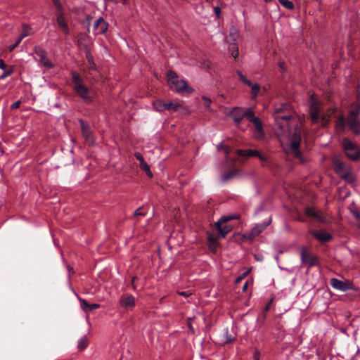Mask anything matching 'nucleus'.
I'll return each mask as SVG.
<instances>
[{"instance_id":"1","label":"nucleus","mask_w":360,"mask_h":360,"mask_svg":"<svg viewBox=\"0 0 360 360\" xmlns=\"http://www.w3.org/2000/svg\"><path fill=\"white\" fill-rule=\"evenodd\" d=\"M167 82L172 89L179 93H191L193 89L189 87L184 79H179L178 75L173 70H169L167 73Z\"/></svg>"},{"instance_id":"2","label":"nucleus","mask_w":360,"mask_h":360,"mask_svg":"<svg viewBox=\"0 0 360 360\" xmlns=\"http://www.w3.org/2000/svg\"><path fill=\"white\" fill-rule=\"evenodd\" d=\"M342 146L345 155L353 161H358L360 159V150L359 146L353 143L348 138H344L342 141Z\"/></svg>"},{"instance_id":"3","label":"nucleus","mask_w":360,"mask_h":360,"mask_svg":"<svg viewBox=\"0 0 360 360\" xmlns=\"http://www.w3.org/2000/svg\"><path fill=\"white\" fill-rule=\"evenodd\" d=\"M252 109L249 108H243L235 107L231 112V117L233 118L236 127H239L241 121L244 117L248 119V115L251 112Z\"/></svg>"},{"instance_id":"4","label":"nucleus","mask_w":360,"mask_h":360,"mask_svg":"<svg viewBox=\"0 0 360 360\" xmlns=\"http://www.w3.org/2000/svg\"><path fill=\"white\" fill-rule=\"evenodd\" d=\"M300 257L302 263L308 265L309 269L319 265L318 257L310 254L305 247L301 249Z\"/></svg>"},{"instance_id":"5","label":"nucleus","mask_w":360,"mask_h":360,"mask_svg":"<svg viewBox=\"0 0 360 360\" xmlns=\"http://www.w3.org/2000/svg\"><path fill=\"white\" fill-rule=\"evenodd\" d=\"M248 121L252 122L254 124L255 129L257 130V133L255 134V138L257 140H261L264 137V131L263 129V124L262 121L258 117L255 115V112L252 110L251 112L248 115Z\"/></svg>"},{"instance_id":"6","label":"nucleus","mask_w":360,"mask_h":360,"mask_svg":"<svg viewBox=\"0 0 360 360\" xmlns=\"http://www.w3.org/2000/svg\"><path fill=\"white\" fill-rule=\"evenodd\" d=\"M330 284L333 288L342 292H346L349 290L354 289V286L352 283L349 281H343L336 278H332L330 281Z\"/></svg>"},{"instance_id":"7","label":"nucleus","mask_w":360,"mask_h":360,"mask_svg":"<svg viewBox=\"0 0 360 360\" xmlns=\"http://www.w3.org/2000/svg\"><path fill=\"white\" fill-rule=\"evenodd\" d=\"M236 153L239 156L243 157H257L262 162H266L267 161V158L262 155L259 151L257 150H252V149H246V150H242V149H238L236 150Z\"/></svg>"},{"instance_id":"8","label":"nucleus","mask_w":360,"mask_h":360,"mask_svg":"<svg viewBox=\"0 0 360 360\" xmlns=\"http://www.w3.org/2000/svg\"><path fill=\"white\" fill-rule=\"evenodd\" d=\"M271 222V218H269L267 221L256 224L248 234L247 238L249 240H253L260 233H262Z\"/></svg>"},{"instance_id":"9","label":"nucleus","mask_w":360,"mask_h":360,"mask_svg":"<svg viewBox=\"0 0 360 360\" xmlns=\"http://www.w3.org/2000/svg\"><path fill=\"white\" fill-rule=\"evenodd\" d=\"M74 91L86 103L90 104L93 102V99L89 95V89L84 84L78 85L77 88H75Z\"/></svg>"},{"instance_id":"10","label":"nucleus","mask_w":360,"mask_h":360,"mask_svg":"<svg viewBox=\"0 0 360 360\" xmlns=\"http://www.w3.org/2000/svg\"><path fill=\"white\" fill-rule=\"evenodd\" d=\"M34 53L39 58L40 62L46 68H52L53 64L46 59V51L41 46H35L34 49Z\"/></svg>"},{"instance_id":"11","label":"nucleus","mask_w":360,"mask_h":360,"mask_svg":"<svg viewBox=\"0 0 360 360\" xmlns=\"http://www.w3.org/2000/svg\"><path fill=\"white\" fill-rule=\"evenodd\" d=\"M291 118L292 115L290 113L274 115L275 127L281 130H283L287 125L288 121Z\"/></svg>"},{"instance_id":"12","label":"nucleus","mask_w":360,"mask_h":360,"mask_svg":"<svg viewBox=\"0 0 360 360\" xmlns=\"http://www.w3.org/2000/svg\"><path fill=\"white\" fill-rule=\"evenodd\" d=\"M135 304V297L131 295H123L120 299V307L127 309H132Z\"/></svg>"},{"instance_id":"13","label":"nucleus","mask_w":360,"mask_h":360,"mask_svg":"<svg viewBox=\"0 0 360 360\" xmlns=\"http://www.w3.org/2000/svg\"><path fill=\"white\" fill-rule=\"evenodd\" d=\"M134 157L137 160L139 161V167L141 168V169L144 171L150 178H152L153 176V174L150 170V166L145 161L142 154L139 152H136L134 153Z\"/></svg>"},{"instance_id":"14","label":"nucleus","mask_w":360,"mask_h":360,"mask_svg":"<svg viewBox=\"0 0 360 360\" xmlns=\"http://www.w3.org/2000/svg\"><path fill=\"white\" fill-rule=\"evenodd\" d=\"M304 213L307 216L312 217L321 223L326 222V217L320 211L315 210L312 207H307L304 210Z\"/></svg>"},{"instance_id":"15","label":"nucleus","mask_w":360,"mask_h":360,"mask_svg":"<svg viewBox=\"0 0 360 360\" xmlns=\"http://www.w3.org/2000/svg\"><path fill=\"white\" fill-rule=\"evenodd\" d=\"M348 127L354 135L360 134V117H347Z\"/></svg>"},{"instance_id":"16","label":"nucleus","mask_w":360,"mask_h":360,"mask_svg":"<svg viewBox=\"0 0 360 360\" xmlns=\"http://www.w3.org/2000/svg\"><path fill=\"white\" fill-rule=\"evenodd\" d=\"M309 114L310 117L314 123L318 122L319 118V106L317 102L313 100V97L311 96V103L309 106Z\"/></svg>"},{"instance_id":"17","label":"nucleus","mask_w":360,"mask_h":360,"mask_svg":"<svg viewBox=\"0 0 360 360\" xmlns=\"http://www.w3.org/2000/svg\"><path fill=\"white\" fill-rule=\"evenodd\" d=\"M94 30L97 31L96 34H104L108 30V24L102 17L98 18L94 21Z\"/></svg>"},{"instance_id":"18","label":"nucleus","mask_w":360,"mask_h":360,"mask_svg":"<svg viewBox=\"0 0 360 360\" xmlns=\"http://www.w3.org/2000/svg\"><path fill=\"white\" fill-rule=\"evenodd\" d=\"M56 21L58 27L62 30L65 34L70 33L68 25L65 20L64 14L63 13H58L56 15Z\"/></svg>"},{"instance_id":"19","label":"nucleus","mask_w":360,"mask_h":360,"mask_svg":"<svg viewBox=\"0 0 360 360\" xmlns=\"http://www.w3.org/2000/svg\"><path fill=\"white\" fill-rule=\"evenodd\" d=\"M311 233L321 243L328 242L333 238L332 235L329 233L319 231H312Z\"/></svg>"},{"instance_id":"20","label":"nucleus","mask_w":360,"mask_h":360,"mask_svg":"<svg viewBox=\"0 0 360 360\" xmlns=\"http://www.w3.org/2000/svg\"><path fill=\"white\" fill-rule=\"evenodd\" d=\"M301 140L302 137L300 132L297 131V129H295V131L292 136L291 148H298L300 147Z\"/></svg>"},{"instance_id":"21","label":"nucleus","mask_w":360,"mask_h":360,"mask_svg":"<svg viewBox=\"0 0 360 360\" xmlns=\"http://www.w3.org/2000/svg\"><path fill=\"white\" fill-rule=\"evenodd\" d=\"M216 229L219 233V237L224 238L226 235L233 229V226L231 225L219 224V226H215Z\"/></svg>"},{"instance_id":"22","label":"nucleus","mask_w":360,"mask_h":360,"mask_svg":"<svg viewBox=\"0 0 360 360\" xmlns=\"http://www.w3.org/2000/svg\"><path fill=\"white\" fill-rule=\"evenodd\" d=\"M168 102L163 100H157L153 101V106L158 112H162L168 109Z\"/></svg>"},{"instance_id":"23","label":"nucleus","mask_w":360,"mask_h":360,"mask_svg":"<svg viewBox=\"0 0 360 360\" xmlns=\"http://www.w3.org/2000/svg\"><path fill=\"white\" fill-rule=\"evenodd\" d=\"M72 82L73 84L72 88H77L78 85H84L83 79L80 77L79 74L75 71L72 72Z\"/></svg>"},{"instance_id":"24","label":"nucleus","mask_w":360,"mask_h":360,"mask_svg":"<svg viewBox=\"0 0 360 360\" xmlns=\"http://www.w3.org/2000/svg\"><path fill=\"white\" fill-rule=\"evenodd\" d=\"M289 109L290 106L288 103H281L278 106L275 108L274 115L290 113L288 111Z\"/></svg>"},{"instance_id":"25","label":"nucleus","mask_w":360,"mask_h":360,"mask_svg":"<svg viewBox=\"0 0 360 360\" xmlns=\"http://www.w3.org/2000/svg\"><path fill=\"white\" fill-rule=\"evenodd\" d=\"M239 218L238 214H230L222 216L217 222H215V226H219V224H224L231 220L238 219Z\"/></svg>"},{"instance_id":"26","label":"nucleus","mask_w":360,"mask_h":360,"mask_svg":"<svg viewBox=\"0 0 360 360\" xmlns=\"http://www.w3.org/2000/svg\"><path fill=\"white\" fill-rule=\"evenodd\" d=\"M345 163L338 159L334 160V169L336 173L340 174L345 170Z\"/></svg>"},{"instance_id":"27","label":"nucleus","mask_w":360,"mask_h":360,"mask_svg":"<svg viewBox=\"0 0 360 360\" xmlns=\"http://www.w3.org/2000/svg\"><path fill=\"white\" fill-rule=\"evenodd\" d=\"M207 241H208V247H209L210 250L212 252H215L217 251V249L218 247V243H217V238L213 237L212 235H209V236L207 238Z\"/></svg>"},{"instance_id":"28","label":"nucleus","mask_w":360,"mask_h":360,"mask_svg":"<svg viewBox=\"0 0 360 360\" xmlns=\"http://www.w3.org/2000/svg\"><path fill=\"white\" fill-rule=\"evenodd\" d=\"M82 134V136L85 139L86 142L89 144V146H91L94 145V139L91 129L86 131H84Z\"/></svg>"},{"instance_id":"29","label":"nucleus","mask_w":360,"mask_h":360,"mask_svg":"<svg viewBox=\"0 0 360 360\" xmlns=\"http://www.w3.org/2000/svg\"><path fill=\"white\" fill-rule=\"evenodd\" d=\"M347 122L344 115L340 114L337 117L335 127L339 129L344 130Z\"/></svg>"},{"instance_id":"30","label":"nucleus","mask_w":360,"mask_h":360,"mask_svg":"<svg viewBox=\"0 0 360 360\" xmlns=\"http://www.w3.org/2000/svg\"><path fill=\"white\" fill-rule=\"evenodd\" d=\"M236 337L231 334H229L228 328L224 330V333L223 334V344H229L235 341Z\"/></svg>"},{"instance_id":"31","label":"nucleus","mask_w":360,"mask_h":360,"mask_svg":"<svg viewBox=\"0 0 360 360\" xmlns=\"http://www.w3.org/2000/svg\"><path fill=\"white\" fill-rule=\"evenodd\" d=\"M22 30L20 35V38L23 39L25 37H28L33 34L32 28L27 24H23L22 26Z\"/></svg>"},{"instance_id":"32","label":"nucleus","mask_w":360,"mask_h":360,"mask_svg":"<svg viewBox=\"0 0 360 360\" xmlns=\"http://www.w3.org/2000/svg\"><path fill=\"white\" fill-rule=\"evenodd\" d=\"M89 345V340L86 335H83L79 340L77 348L80 351L85 349Z\"/></svg>"},{"instance_id":"33","label":"nucleus","mask_w":360,"mask_h":360,"mask_svg":"<svg viewBox=\"0 0 360 360\" xmlns=\"http://www.w3.org/2000/svg\"><path fill=\"white\" fill-rule=\"evenodd\" d=\"M354 109L349 111V117H360V103L353 105Z\"/></svg>"},{"instance_id":"34","label":"nucleus","mask_w":360,"mask_h":360,"mask_svg":"<svg viewBox=\"0 0 360 360\" xmlns=\"http://www.w3.org/2000/svg\"><path fill=\"white\" fill-rule=\"evenodd\" d=\"M238 172V171H237V170H229V171L225 172L221 176V180L224 181H226L235 177L237 175Z\"/></svg>"},{"instance_id":"35","label":"nucleus","mask_w":360,"mask_h":360,"mask_svg":"<svg viewBox=\"0 0 360 360\" xmlns=\"http://www.w3.org/2000/svg\"><path fill=\"white\" fill-rule=\"evenodd\" d=\"M86 58L89 63V68L91 70H95L96 68V65L94 61V57L89 51L86 52Z\"/></svg>"},{"instance_id":"36","label":"nucleus","mask_w":360,"mask_h":360,"mask_svg":"<svg viewBox=\"0 0 360 360\" xmlns=\"http://www.w3.org/2000/svg\"><path fill=\"white\" fill-rule=\"evenodd\" d=\"M167 107L168 110H170L172 112H176L179 110L181 105L179 103L168 102Z\"/></svg>"},{"instance_id":"37","label":"nucleus","mask_w":360,"mask_h":360,"mask_svg":"<svg viewBox=\"0 0 360 360\" xmlns=\"http://www.w3.org/2000/svg\"><path fill=\"white\" fill-rule=\"evenodd\" d=\"M279 3L285 8L289 10L294 9V4L290 0H278Z\"/></svg>"},{"instance_id":"38","label":"nucleus","mask_w":360,"mask_h":360,"mask_svg":"<svg viewBox=\"0 0 360 360\" xmlns=\"http://www.w3.org/2000/svg\"><path fill=\"white\" fill-rule=\"evenodd\" d=\"M291 149H292V153L294 157L299 159L301 162L304 163L305 162V160L302 157V153L299 150V148H296V149L295 148H291Z\"/></svg>"},{"instance_id":"39","label":"nucleus","mask_w":360,"mask_h":360,"mask_svg":"<svg viewBox=\"0 0 360 360\" xmlns=\"http://www.w3.org/2000/svg\"><path fill=\"white\" fill-rule=\"evenodd\" d=\"M250 87H251V92L254 97L257 96L260 91V86L259 84L255 83L252 84V85H248Z\"/></svg>"},{"instance_id":"40","label":"nucleus","mask_w":360,"mask_h":360,"mask_svg":"<svg viewBox=\"0 0 360 360\" xmlns=\"http://www.w3.org/2000/svg\"><path fill=\"white\" fill-rule=\"evenodd\" d=\"M4 70V72L0 75V79H4L6 77L11 75L13 72V68L11 66L9 68H6Z\"/></svg>"},{"instance_id":"41","label":"nucleus","mask_w":360,"mask_h":360,"mask_svg":"<svg viewBox=\"0 0 360 360\" xmlns=\"http://www.w3.org/2000/svg\"><path fill=\"white\" fill-rule=\"evenodd\" d=\"M78 299H79V301L80 303V307H81L83 311H84L85 312H88L89 304L84 299H82L81 297H78Z\"/></svg>"},{"instance_id":"42","label":"nucleus","mask_w":360,"mask_h":360,"mask_svg":"<svg viewBox=\"0 0 360 360\" xmlns=\"http://www.w3.org/2000/svg\"><path fill=\"white\" fill-rule=\"evenodd\" d=\"M236 74L239 77L240 79L245 83L246 85H252L251 81L248 80L245 76L242 73L241 71L237 70Z\"/></svg>"},{"instance_id":"43","label":"nucleus","mask_w":360,"mask_h":360,"mask_svg":"<svg viewBox=\"0 0 360 360\" xmlns=\"http://www.w3.org/2000/svg\"><path fill=\"white\" fill-rule=\"evenodd\" d=\"M229 51L231 52V55L234 58H236L238 56V49L236 44L230 46Z\"/></svg>"},{"instance_id":"44","label":"nucleus","mask_w":360,"mask_h":360,"mask_svg":"<svg viewBox=\"0 0 360 360\" xmlns=\"http://www.w3.org/2000/svg\"><path fill=\"white\" fill-rule=\"evenodd\" d=\"M79 122L80 123L82 133L91 129L89 125L86 122H85L82 119H80Z\"/></svg>"},{"instance_id":"45","label":"nucleus","mask_w":360,"mask_h":360,"mask_svg":"<svg viewBox=\"0 0 360 360\" xmlns=\"http://www.w3.org/2000/svg\"><path fill=\"white\" fill-rule=\"evenodd\" d=\"M249 272H250V269L248 270L247 271L244 272L243 274H242L240 276H238L236 278V283H240L243 279H244L248 275Z\"/></svg>"},{"instance_id":"46","label":"nucleus","mask_w":360,"mask_h":360,"mask_svg":"<svg viewBox=\"0 0 360 360\" xmlns=\"http://www.w3.org/2000/svg\"><path fill=\"white\" fill-rule=\"evenodd\" d=\"M22 40V39L19 37L18 39V40L15 41V43H14L13 44L9 46L8 51H13L18 46V44L21 42Z\"/></svg>"},{"instance_id":"47","label":"nucleus","mask_w":360,"mask_h":360,"mask_svg":"<svg viewBox=\"0 0 360 360\" xmlns=\"http://www.w3.org/2000/svg\"><path fill=\"white\" fill-rule=\"evenodd\" d=\"M202 100L204 101V105L206 108H210V104H211V100L206 97V96H202Z\"/></svg>"},{"instance_id":"48","label":"nucleus","mask_w":360,"mask_h":360,"mask_svg":"<svg viewBox=\"0 0 360 360\" xmlns=\"http://www.w3.org/2000/svg\"><path fill=\"white\" fill-rule=\"evenodd\" d=\"M100 307L99 304L94 303V304H89V307L88 309V312L92 311L94 309H98Z\"/></svg>"},{"instance_id":"49","label":"nucleus","mask_w":360,"mask_h":360,"mask_svg":"<svg viewBox=\"0 0 360 360\" xmlns=\"http://www.w3.org/2000/svg\"><path fill=\"white\" fill-rule=\"evenodd\" d=\"M20 103H21V101H15V103H13L11 105V109H13H13H17V108H18L20 107Z\"/></svg>"},{"instance_id":"50","label":"nucleus","mask_w":360,"mask_h":360,"mask_svg":"<svg viewBox=\"0 0 360 360\" xmlns=\"http://www.w3.org/2000/svg\"><path fill=\"white\" fill-rule=\"evenodd\" d=\"M145 215H146V212H141V208L137 209L134 212V216H145Z\"/></svg>"},{"instance_id":"51","label":"nucleus","mask_w":360,"mask_h":360,"mask_svg":"<svg viewBox=\"0 0 360 360\" xmlns=\"http://www.w3.org/2000/svg\"><path fill=\"white\" fill-rule=\"evenodd\" d=\"M278 66L280 68V69L281 70V71H284L285 70V62L284 61H281L280 60L278 62Z\"/></svg>"},{"instance_id":"52","label":"nucleus","mask_w":360,"mask_h":360,"mask_svg":"<svg viewBox=\"0 0 360 360\" xmlns=\"http://www.w3.org/2000/svg\"><path fill=\"white\" fill-rule=\"evenodd\" d=\"M214 11L217 18H219L221 13V8L219 6L214 8Z\"/></svg>"},{"instance_id":"53","label":"nucleus","mask_w":360,"mask_h":360,"mask_svg":"<svg viewBox=\"0 0 360 360\" xmlns=\"http://www.w3.org/2000/svg\"><path fill=\"white\" fill-rule=\"evenodd\" d=\"M271 305V302H269L264 307L263 314H264V318L266 317V313L269 310Z\"/></svg>"},{"instance_id":"54","label":"nucleus","mask_w":360,"mask_h":360,"mask_svg":"<svg viewBox=\"0 0 360 360\" xmlns=\"http://www.w3.org/2000/svg\"><path fill=\"white\" fill-rule=\"evenodd\" d=\"M7 68V66L3 59H0V69L1 70H6Z\"/></svg>"},{"instance_id":"55","label":"nucleus","mask_w":360,"mask_h":360,"mask_svg":"<svg viewBox=\"0 0 360 360\" xmlns=\"http://www.w3.org/2000/svg\"><path fill=\"white\" fill-rule=\"evenodd\" d=\"M68 278L70 277V274L74 273V269L72 266L68 265Z\"/></svg>"},{"instance_id":"56","label":"nucleus","mask_w":360,"mask_h":360,"mask_svg":"<svg viewBox=\"0 0 360 360\" xmlns=\"http://www.w3.org/2000/svg\"><path fill=\"white\" fill-rule=\"evenodd\" d=\"M254 360H259V353L257 351L254 353Z\"/></svg>"},{"instance_id":"57","label":"nucleus","mask_w":360,"mask_h":360,"mask_svg":"<svg viewBox=\"0 0 360 360\" xmlns=\"http://www.w3.org/2000/svg\"><path fill=\"white\" fill-rule=\"evenodd\" d=\"M179 294L180 295H182L184 297H188L191 294L188 293V292H185V291H181V292H179Z\"/></svg>"},{"instance_id":"58","label":"nucleus","mask_w":360,"mask_h":360,"mask_svg":"<svg viewBox=\"0 0 360 360\" xmlns=\"http://www.w3.org/2000/svg\"><path fill=\"white\" fill-rule=\"evenodd\" d=\"M224 152H225L226 155H229V153H230L231 148H230V147H229V146H225V147L224 148Z\"/></svg>"},{"instance_id":"59","label":"nucleus","mask_w":360,"mask_h":360,"mask_svg":"<svg viewBox=\"0 0 360 360\" xmlns=\"http://www.w3.org/2000/svg\"><path fill=\"white\" fill-rule=\"evenodd\" d=\"M136 276H134V277L132 278V287H133V289H134V290H136V285L134 284V281H135V279H136Z\"/></svg>"},{"instance_id":"60","label":"nucleus","mask_w":360,"mask_h":360,"mask_svg":"<svg viewBox=\"0 0 360 360\" xmlns=\"http://www.w3.org/2000/svg\"><path fill=\"white\" fill-rule=\"evenodd\" d=\"M248 288V282H246L243 286V291H245Z\"/></svg>"},{"instance_id":"61","label":"nucleus","mask_w":360,"mask_h":360,"mask_svg":"<svg viewBox=\"0 0 360 360\" xmlns=\"http://www.w3.org/2000/svg\"><path fill=\"white\" fill-rule=\"evenodd\" d=\"M354 217H355L356 219H359V218L360 217V214H359V213L358 212H354Z\"/></svg>"},{"instance_id":"62","label":"nucleus","mask_w":360,"mask_h":360,"mask_svg":"<svg viewBox=\"0 0 360 360\" xmlns=\"http://www.w3.org/2000/svg\"><path fill=\"white\" fill-rule=\"evenodd\" d=\"M123 4L127 5L129 4V0H121Z\"/></svg>"},{"instance_id":"63","label":"nucleus","mask_w":360,"mask_h":360,"mask_svg":"<svg viewBox=\"0 0 360 360\" xmlns=\"http://www.w3.org/2000/svg\"><path fill=\"white\" fill-rule=\"evenodd\" d=\"M297 220H298L299 221H302V222L305 221V220L303 219V217H300V216L297 217Z\"/></svg>"},{"instance_id":"64","label":"nucleus","mask_w":360,"mask_h":360,"mask_svg":"<svg viewBox=\"0 0 360 360\" xmlns=\"http://www.w3.org/2000/svg\"><path fill=\"white\" fill-rule=\"evenodd\" d=\"M255 257L256 259L257 260H262V259H260L259 257H258L256 255H255Z\"/></svg>"}]
</instances>
